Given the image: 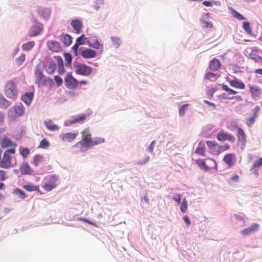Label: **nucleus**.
<instances>
[{
  "label": "nucleus",
  "instance_id": "nucleus-59",
  "mask_svg": "<svg viewBox=\"0 0 262 262\" xmlns=\"http://www.w3.org/2000/svg\"><path fill=\"white\" fill-rule=\"evenodd\" d=\"M64 57H65L66 61L68 63H71V61H72V56H71V55L69 53H65L64 54Z\"/></svg>",
  "mask_w": 262,
  "mask_h": 262
},
{
  "label": "nucleus",
  "instance_id": "nucleus-6",
  "mask_svg": "<svg viewBox=\"0 0 262 262\" xmlns=\"http://www.w3.org/2000/svg\"><path fill=\"white\" fill-rule=\"evenodd\" d=\"M58 180V177L55 174L49 176V181L42 186V188L47 191H51L56 187Z\"/></svg>",
  "mask_w": 262,
  "mask_h": 262
},
{
  "label": "nucleus",
  "instance_id": "nucleus-8",
  "mask_svg": "<svg viewBox=\"0 0 262 262\" xmlns=\"http://www.w3.org/2000/svg\"><path fill=\"white\" fill-rule=\"evenodd\" d=\"M1 146L3 148L11 147L10 149L14 148L16 150L17 144L13 142L9 137L4 136L1 141Z\"/></svg>",
  "mask_w": 262,
  "mask_h": 262
},
{
  "label": "nucleus",
  "instance_id": "nucleus-12",
  "mask_svg": "<svg viewBox=\"0 0 262 262\" xmlns=\"http://www.w3.org/2000/svg\"><path fill=\"white\" fill-rule=\"evenodd\" d=\"M66 85L70 89H75L77 86V81L71 75H68L65 78Z\"/></svg>",
  "mask_w": 262,
  "mask_h": 262
},
{
  "label": "nucleus",
  "instance_id": "nucleus-25",
  "mask_svg": "<svg viewBox=\"0 0 262 262\" xmlns=\"http://www.w3.org/2000/svg\"><path fill=\"white\" fill-rule=\"evenodd\" d=\"M39 16L44 18H48L51 15V10L48 8H41L38 10Z\"/></svg>",
  "mask_w": 262,
  "mask_h": 262
},
{
  "label": "nucleus",
  "instance_id": "nucleus-26",
  "mask_svg": "<svg viewBox=\"0 0 262 262\" xmlns=\"http://www.w3.org/2000/svg\"><path fill=\"white\" fill-rule=\"evenodd\" d=\"M45 124L46 127L50 130H56L59 129V127L53 123V122L51 119L45 121Z\"/></svg>",
  "mask_w": 262,
  "mask_h": 262
},
{
  "label": "nucleus",
  "instance_id": "nucleus-51",
  "mask_svg": "<svg viewBox=\"0 0 262 262\" xmlns=\"http://www.w3.org/2000/svg\"><path fill=\"white\" fill-rule=\"evenodd\" d=\"M189 106V104H185L181 106L179 109V114L181 116H183L185 115V112Z\"/></svg>",
  "mask_w": 262,
  "mask_h": 262
},
{
  "label": "nucleus",
  "instance_id": "nucleus-14",
  "mask_svg": "<svg viewBox=\"0 0 262 262\" xmlns=\"http://www.w3.org/2000/svg\"><path fill=\"white\" fill-rule=\"evenodd\" d=\"M223 160L229 167L232 166L236 161V155L233 153L228 154L224 156Z\"/></svg>",
  "mask_w": 262,
  "mask_h": 262
},
{
  "label": "nucleus",
  "instance_id": "nucleus-32",
  "mask_svg": "<svg viewBox=\"0 0 262 262\" xmlns=\"http://www.w3.org/2000/svg\"><path fill=\"white\" fill-rule=\"evenodd\" d=\"M206 144L211 152L216 151V147L217 146V143L215 141H207Z\"/></svg>",
  "mask_w": 262,
  "mask_h": 262
},
{
  "label": "nucleus",
  "instance_id": "nucleus-11",
  "mask_svg": "<svg viewBox=\"0 0 262 262\" xmlns=\"http://www.w3.org/2000/svg\"><path fill=\"white\" fill-rule=\"evenodd\" d=\"M47 46L49 49L53 52H59L62 50L61 46L57 41H48Z\"/></svg>",
  "mask_w": 262,
  "mask_h": 262
},
{
  "label": "nucleus",
  "instance_id": "nucleus-38",
  "mask_svg": "<svg viewBox=\"0 0 262 262\" xmlns=\"http://www.w3.org/2000/svg\"><path fill=\"white\" fill-rule=\"evenodd\" d=\"M35 45L34 41H30L27 43H25L22 46V48L24 50L29 51L31 50Z\"/></svg>",
  "mask_w": 262,
  "mask_h": 262
},
{
  "label": "nucleus",
  "instance_id": "nucleus-24",
  "mask_svg": "<svg viewBox=\"0 0 262 262\" xmlns=\"http://www.w3.org/2000/svg\"><path fill=\"white\" fill-rule=\"evenodd\" d=\"M230 85L235 88L241 89H244L245 88V84L242 82L238 80L237 79L235 80H230L229 81Z\"/></svg>",
  "mask_w": 262,
  "mask_h": 262
},
{
  "label": "nucleus",
  "instance_id": "nucleus-36",
  "mask_svg": "<svg viewBox=\"0 0 262 262\" xmlns=\"http://www.w3.org/2000/svg\"><path fill=\"white\" fill-rule=\"evenodd\" d=\"M9 102L2 95H0V107L7 108L10 105Z\"/></svg>",
  "mask_w": 262,
  "mask_h": 262
},
{
  "label": "nucleus",
  "instance_id": "nucleus-10",
  "mask_svg": "<svg viewBox=\"0 0 262 262\" xmlns=\"http://www.w3.org/2000/svg\"><path fill=\"white\" fill-rule=\"evenodd\" d=\"M216 138L217 140L221 142H224L226 140L231 142L235 141V137L232 135L223 132H220L217 134Z\"/></svg>",
  "mask_w": 262,
  "mask_h": 262
},
{
  "label": "nucleus",
  "instance_id": "nucleus-56",
  "mask_svg": "<svg viewBox=\"0 0 262 262\" xmlns=\"http://www.w3.org/2000/svg\"><path fill=\"white\" fill-rule=\"evenodd\" d=\"M54 80L56 82V84L58 86H60L62 83V78L59 76H55L54 77Z\"/></svg>",
  "mask_w": 262,
  "mask_h": 262
},
{
  "label": "nucleus",
  "instance_id": "nucleus-60",
  "mask_svg": "<svg viewBox=\"0 0 262 262\" xmlns=\"http://www.w3.org/2000/svg\"><path fill=\"white\" fill-rule=\"evenodd\" d=\"M215 76L216 74L211 72H209L206 74L205 77L207 79H210L214 77Z\"/></svg>",
  "mask_w": 262,
  "mask_h": 262
},
{
  "label": "nucleus",
  "instance_id": "nucleus-15",
  "mask_svg": "<svg viewBox=\"0 0 262 262\" xmlns=\"http://www.w3.org/2000/svg\"><path fill=\"white\" fill-rule=\"evenodd\" d=\"M259 226L258 224H252L249 227L245 228L241 231L243 235H249L252 233L257 231L259 229Z\"/></svg>",
  "mask_w": 262,
  "mask_h": 262
},
{
  "label": "nucleus",
  "instance_id": "nucleus-48",
  "mask_svg": "<svg viewBox=\"0 0 262 262\" xmlns=\"http://www.w3.org/2000/svg\"><path fill=\"white\" fill-rule=\"evenodd\" d=\"M42 158H43V157L41 155H35V156L34 157V162H33L34 164L36 166H37L39 165V163L42 161Z\"/></svg>",
  "mask_w": 262,
  "mask_h": 262
},
{
  "label": "nucleus",
  "instance_id": "nucleus-3",
  "mask_svg": "<svg viewBox=\"0 0 262 262\" xmlns=\"http://www.w3.org/2000/svg\"><path fill=\"white\" fill-rule=\"evenodd\" d=\"M24 113V107L23 105L20 104L10 108L8 111V115L11 119L15 120L22 116Z\"/></svg>",
  "mask_w": 262,
  "mask_h": 262
},
{
  "label": "nucleus",
  "instance_id": "nucleus-20",
  "mask_svg": "<svg viewBox=\"0 0 262 262\" xmlns=\"http://www.w3.org/2000/svg\"><path fill=\"white\" fill-rule=\"evenodd\" d=\"M257 50H253L250 53V58L253 59L256 63H259L262 65V57L257 55Z\"/></svg>",
  "mask_w": 262,
  "mask_h": 262
},
{
  "label": "nucleus",
  "instance_id": "nucleus-22",
  "mask_svg": "<svg viewBox=\"0 0 262 262\" xmlns=\"http://www.w3.org/2000/svg\"><path fill=\"white\" fill-rule=\"evenodd\" d=\"M209 67L212 71H217L221 68V63L218 59L214 58L210 61Z\"/></svg>",
  "mask_w": 262,
  "mask_h": 262
},
{
  "label": "nucleus",
  "instance_id": "nucleus-5",
  "mask_svg": "<svg viewBox=\"0 0 262 262\" xmlns=\"http://www.w3.org/2000/svg\"><path fill=\"white\" fill-rule=\"evenodd\" d=\"M74 67L76 73L79 75L88 76L92 72V68L85 64L78 63Z\"/></svg>",
  "mask_w": 262,
  "mask_h": 262
},
{
  "label": "nucleus",
  "instance_id": "nucleus-21",
  "mask_svg": "<svg viewBox=\"0 0 262 262\" xmlns=\"http://www.w3.org/2000/svg\"><path fill=\"white\" fill-rule=\"evenodd\" d=\"M34 94L33 92H27L22 96L21 100L27 105H30L33 98Z\"/></svg>",
  "mask_w": 262,
  "mask_h": 262
},
{
  "label": "nucleus",
  "instance_id": "nucleus-55",
  "mask_svg": "<svg viewBox=\"0 0 262 262\" xmlns=\"http://www.w3.org/2000/svg\"><path fill=\"white\" fill-rule=\"evenodd\" d=\"M149 159H150V157L148 156H146L144 160L138 161L137 162V164L138 165H144V164H146L147 162H148Z\"/></svg>",
  "mask_w": 262,
  "mask_h": 262
},
{
  "label": "nucleus",
  "instance_id": "nucleus-2",
  "mask_svg": "<svg viewBox=\"0 0 262 262\" xmlns=\"http://www.w3.org/2000/svg\"><path fill=\"white\" fill-rule=\"evenodd\" d=\"M15 152L14 148L6 150L1 160L0 167L4 168L10 167L11 165L10 154H15Z\"/></svg>",
  "mask_w": 262,
  "mask_h": 262
},
{
  "label": "nucleus",
  "instance_id": "nucleus-31",
  "mask_svg": "<svg viewBox=\"0 0 262 262\" xmlns=\"http://www.w3.org/2000/svg\"><path fill=\"white\" fill-rule=\"evenodd\" d=\"M105 139L104 138L100 137H95L94 139H92V143L91 144V147L102 143L104 142Z\"/></svg>",
  "mask_w": 262,
  "mask_h": 262
},
{
  "label": "nucleus",
  "instance_id": "nucleus-33",
  "mask_svg": "<svg viewBox=\"0 0 262 262\" xmlns=\"http://www.w3.org/2000/svg\"><path fill=\"white\" fill-rule=\"evenodd\" d=\"M23 188L28 191L31 192L34 191H39L38 186L33 185H25L23 186Z\"/></svg>",
  "mask_w": 262,
  "mask_h": 262
},
{
  "label": "nucleus",
  "instance_id": "nucleus-61",
  "mask_svg": "<svg viewBox=\"0 0 262 262\" xmlns=\"http://www.w3.org/2000/svg\"><path fill=\"white\" fill-rule=\"evenodd\" d=\"M80 45V44L76 42L72 48V50L74 51L75 55H77L78 48Z\"/></svg>",
  "mask_w": 262,
  "mask_h": 262
},
{
  "label": "nucleus",
  "instance_id": "nucleus-29",
  "mask_svg": "<svg viewBox=\"0 0 262 262\" xmlns=\"http://www.w3.org/2000/svg\"><path fill=\"white\" fill-rule=\"evenodd\" d=\"M61 40L66 46H69L72 42V37L69 34H64L62 36Z\"/></svg>",
  "mask_w": 262,
  "mask_h": 262
},
{
  "label": "nucleus",
  "instance_id": "nucleus-18",
  "mask_svg": "<svg viewBox=\"0 0 262 262\" xmlns=\"http://www.w3.org/2000/svg\"><path fill=\"white\" fill-rule=\"evenodd\" d=\"M248 86L249 88V92L252 96L259 97L261 95L262 90L259 86L251 84H249Z\"/></svg>",
  "mask_w": 262,
  "mask_h": 262
},
{
  "label": "nucleus",
  "instance_id": "nucleus-45",
  "mask_svg": "<svg viewBox=\"0 0 262 262\" xmlns=\"http://www.w3.org/2000/svg\"><path fill=\"white\" fill-rule=\"evenodd\" d=\"M13 192L15 194L18 195L19 197L21 199H25L26 196L25 193L19 188L15 189Z\"/></svg>",
  "mask_w": 262,
  "mask_h": 262
},
{
  "label": "nucleus",
  "instance_id": "nucleus-53",
  "mask_svg": "<svg viewBox=\"0 0 262 262\" xmlns=\"http://www.w3.org/2000/svg\"><path fill=\"white\" fill-rule=\"evenodd\" d=\"M187 209V202L186 200V199H185L183 202L181 203V211L184 213L186 211V210Z\"/></svg>",
  "mask_w": 262,
  "mask_h": 262
},
{
  "label": "nucleus",
  "instance_id": "nucleus-19",
  "mask_svg": "<svg viewBox=\"0 0 262 262\" xmlns=\"http://www.w3.org/2000/svg\"><path fill=\"white\" fill-rule=\"evenodd\" d=\"M20 170L22 174H31L33 170L27 163H23L20 167Z\"/></svg>",
  "mask_w": 262,
  "mask_h": 262
},
{
  "label": "nucleus",
  "instance_id": "nucleus-43",
  "mask_svg": "<svg viewBox=\"0 0 262 262\" xmlns=\"http://www.w3.org/2000/svg\"><path fill=\"white\" fill-rule=\"evenodd\" d=\"M243 29L249 35H252V31L248 22L245 21L243 23Z\"/></svg>",
  "mask_w": 262,
  "mask_h": 262
},
{
  "label": "nucleus",
  "instance_id": "nucleus-63",
  "mask_svg": "<svg viewBox=\"0 0 262 262\" xmlns=\"http://www.w3.org/2000/svg\"><path fill=\"white\" fill-rule=\"evenodd\" d=\"M155 141H152V142L150 143L149 146V150L150 152H152L154 151V148L155 147Z\"/></svg>",
  "mask_w": 262,
  "mask_h": 262
},
{
  "label": "nucleus",
  "instance_id": "nucleus-7",
  "mask_svg": "<svg viewBox=\"0 0 262 262\" xmlns=\"http://www.w3.org/2000/svg\"><path fill=\"white\" fill-rule=\"evenodd\" d=\"M235 128L237 129L236 136L237 138L238 144L241 146L242 148H244L247 142L246 135L242 128L236 126Z\"/></svg>",
  "mask_w": 262,
  "mask_h": 262
},
{
  "label": "nucleus",
  "instance_id": "nucleus-47",
  "mask_svg": "<svg viewBox=\"0 0 262 262\" xmlns=\"http://www.w3.org/2000/svg\"><path fill=\"white\" fill-rule=\"evenodd\" d=\"M222 89L230 95H234L237 93V92L232 89L228 88L227 85H223Z\"/></svg>",
  "mask_w": 262,
  "mask_h": 262
},
{
  "label": "nucleus",
  "instance_id": "nucleus-42",
  "mask_svg": "<svg viewBox=\"0 0 262 262\" xmlns=\"http://www.w3.org/2000/svg\"><path fill=\"white\" fill-rule=\"evenodd\" d=\"M111 40L113 42L114 46L116 48H118L121 43V39L119 37L116 36L111 37Z\"/></svg>",
  "mask_w": 262,
  "mask_h": 262
},
{
  "label": "nucleus",
  "instance_id": "nucleus-39",
  "mask_svg": "<svg viewBox=\"0 0 262 262\" xmlns=\"http://www.w3.org/2000/svg\"><path fill=\"white\" fill-rule=\"evenodd\" d=\"M58 62L59 68H58V71L60 74H62L64 71V68L63 65V61L62 59L60 57L57 56L56 57Z\"/></svg>",
  "mask_w": 262,
  "mask_h": 262
},
{
  "label": "nucleus",
  "instance_id": "nucleus-28",
  "mask_svg": "<svg viewBox=\"0 0 262 262\" xmlns=\"http://www.w3.org/2000/svg\"><path fill=\"white\" fill-rule=\"evenodd\" d=\"M41 31V28L38 26H33L30 28L29 36H35L38 35Z\"/></svg>",
  "mask_w": 262,
  "mask_h": 262
},
{
  "label": "nucleus",
  "instance_id": "nucleus-30",
  "mask_svg": "<svg viewBox=\"0 0 262 262\" xmlns=\"http://www.w3.org/2000/svg\"><path fill=\"white\" fill-rule=\"evenodd\" d=\"M196 163L201 168H203L206 171H207L211 169V167L208 166L205 162L204 160L198 159L195 161Z\"/></svg>",
  "mask_w": 262,
  "mask_h": 262
},
{
  "label": "nucleus",
  "instance_id": "nucleus-4",
  "mask_svg": "<svg viewBox=\"0 0 262 262\" xmlns=\"http://www.w3.org/2000/svg\"><path fill=\"white\" fill-rule=\"evenodd\" d=\"M6 96L11 99H15L17 97V91L16 86L12 81L8 82L6 86L5 90Z\"/></svg>",
  "mask_w": 262,
  "mask_h": 262
},
{
  "label": "nucleus",
  "instance_id": "nucleus-44",
  "mask_svg": "<svg viewBox=\"0 0 262 262\" xmlns=\"http://www.w3.org/2000/svg\"><path fill=\"white\" fill-rule=\"evenodd\" d=\"M89 39L86 38L84 34H82L80 37H78L76 40L79 44L82 45L87 43V41Z\"/></svg>",
  "mask_w": 262,
  "mask_h": 262
},
{
  "label": "nucleus",
  "instance_id": "nucleus-62",
  "mask_svg": "<svg viewBox=\"0 0 262 262\" xmlns=\"http://www.w3.org/2000/svg\"><path fill=\"white\" fill-rule=\"evenodd\" d=\"M183 220L184 222L186 223L187 226H189L190 225L191 222L189 217L187 215L184 216L183 217Z\"/></svg>",
  "mask_w": 262,
  "mask_h": 262
},
{
  "label": "nucleus",
  "instance_id": "nucleus-23",
  "mask_svg": "<svg viewBox=\"0 0 262 262\" xmlns=\"http://www.w3.org/2000/svg\"><path fill=\"white\" fill-rule=\"evenodd\" d=\"M71 25L76 30L77 33H79L81 32L82 25L79 20H72Z\"/></svg>",
  "mask_w": 262,
  "mask_h": 262
},
{
  "label": "nucleus",
  "instance_id": "nucleus-1",
  "mask_svg": "<svg viewBox=\"0 0 262 262\" xmlns=\"http://www.w3.org/2000/svg\"><path fill=\"white\" fill-rule=\"evenodd\" d=\"M82 139L77 143V144H80L81 146V148L84 149H88L91 147L92 143V138L91 137V134L89 129H85L81 132Z\"/></svg>",
  "mask_w": 262,
  "mask_h": 262
},
{
  "label": "nucleus",
  "instance_id": "nucleus-57",
  "mask_svg": "<svg viewBox=\"0 0 262 262\" xmlns=\"http://www.w3.org/2000/svg\"><path fill=\"white\" fill-rule=\"evenodd\" d=\"M6 179V172L4 170H0V181H5Z\"/></svg>",
  "mask_w": 262,
  "mask_h": 262
},
{
  "label": "nucleus",
  "instance_id": "nucleus-41",
  "mask_svg": "<svg viewBox=\"0 0 262 262\" xmlns=\"http://www.w3.org/2000/svg\"><path fill=\"white\" fill-rule=\"evenodd\" d=\"M257 118V115L253 114L251 117L246 119V122L248 126H251L255 122V119Z\"/></svg>",
  "mask_w": 262,
  "mask_h": 262
},
{
  "label": "nucleus",
  "instance_id": "nucleus-37",
  "mask_svg": "<svg viewBox=\"0 0 262 262\" xmlns=\"http://www.w3.org/2000/svg\"><path fill=\"white\" fill-rule=\"evenodd\" d=\"M231 14L233 15V17L236 18V19L242 20L245 19V18L239 12H238L236 10L233 8H231Z\"/></svg>",
  "mask_w": 262,
  "mask_h": 262
},
{
  "label": "nucleus",
  "instance_id": "nucleus-46",
  "mask_svg": "<svg viewBox=\"0 0 262 262\" xmlns=\"http://www.w3.org/2000/svg\"><path fill=\"white\" fill-rule=\"evenodd\" d=\"M217 151L219 153L223 152L230 148V146L228 144H225L224 145H217Z\"/></svg>",
  "mask_w": 262,
  "mask_h": 262
},
{
  "label": "nucleus",
  "instance_id": "nucleus-9",
  "mask_svg": "<svg viewBox=\"0 0 262 262\" xmlns=\"http://www.w3.org/2000/svg\"><path fill=\"white\" fill-rule=\"evenodd\" d=\"M35 76L36 78V83L38 86L44 85L46 83V79L42 72L37 67L35 70Z\"/></svg>",
  "mask_w": 262,
  "mask_h": 262
},
{
  "label": "nucleus",
  "instance_id": "nucleus-49",
  "mask_svg": "<svg viewBox=\"0 0 262 262\" xmlns=\"http://www.w3.org/2000/svg\"><path fill=\"white\" fill-rule=\"evenodd\" d=\"M25 54H21V55L16 59V63L18 66L21 65L25 61Z\"/></svg>",
  "mask_w": 262,
  "mask_h": 262
},
{
  "label": "nucleus",
  "instance_id": "nucleus-40",
  "mask_svg": "<svg viewBox=\"0 0 262 262\" xmlns=\"http://www.w3.org/2000/svg\"><path fill=\"white\" fill-rule=\"evenodd\" d=\"M50 146L49 142L46 139L41 140L38 148L47 149Z\"/></svg>",
  "mask_w": 262,
  "mask_h": 262
},
{
  "label": "nucleus",
  "instance_id": "nucleus-13",
  "mask_svg": "<svg viewBox=\"0 0 262 262\" xmlns=\"http://www.w3.org/2000/svg\"><path fill=\"white\" fill-rule=\"evenodd\" d=\"M79 54L83 58L85 59L95 58L97 55L95 50L88 48L81 51Z\"/></svg>",
  "mask_w": 262,
  "mask_h": 262
},
{
  "label": "nucleus",
  "instance_id": "nucleus-50",
  "mask_svg": "<svg viewBox=\"0 0 262 262\" xmlns=\"http://www.w3.org/2000/svg\"><path fill=\"white\" fill-rule=\"evenodd\" d=\"M86 119L85 115H82L79 117H77L71 121V123H76L80 122Z\"/></svg>",
  "mask_w": 262,
  "mask_h": 262
},
{
  "label": "nucleus",
  "instance_id": "nucleus-52",
  "mask_svg": "<svg viewBox=\"0 0 262 262\" xmlns=\"http://www.w3.org/2000/svg\"><path fill=\"white\" fill-rule=\"evenodd\" d=\"M78 221H82L84 223H86L91 225H92L94 227H98V226L96 225V223L89 220L88 219H85V218H82V217H79L78 219Z\"/></svg>",
  "mask_w": 262,
  "mask_h": 262
},
{
  "label": "nucleus",
  "instance_id": "nucleus-16",
  "mask_svg": "<svg viewBox=\"0 0 262 262\" xmlns=\"http://www.w3.org/2000/svg\"><path fill=\"white\" fill-rule=\"evenodd\" d=\"M87 44L90 47L95 49H101V51L103 50V45L101 44L97 39H89L87 41Z\"/></svg>",
  "mask_w": 262,
  "mask_h": 262
},
{
  "label": "nucleus",
  "instance_id": "nucleus-64",
  "mask_svg": "<svg viewBox=\"0 0 262 262\" xmlns=\"http://www.w3.org/2000/svg\"><path fill=\"white\" fill-rule=\"evenodd\" d=\"M239 179V176L237 174L234 175L230 178L231 181L232 182H237Z\"/></svg>",
  "mask_w": 262,
  "mask_h": 262
},
{
  "label": "nucleus",
  "instance_id": "nucleus-17",
  "mask_svg": "<svg viewBox=\"0 0 262 262\" xmlns=\"http://www.w3.org/2000/svg\"><path fill=\"white\" fill-rule=\"evenodd\" d=\"M77 135L76 133H68L62 134L60 135V138L63 142H70L76 138Z\"/></svg>",
  "mask_w": 262,
  "mask_h": 262
},
{
  "label": "nucleus",
  "instance_id": "nucleus-35",
  "mask_svg": "<svg viewBox=\"0 0 262 262\" xmlns=\"http://www.w3.org/2000/svg\"><path fill=\"white\" fill-rule=\"evenodd\" d=\"M56 68V64L54 61H50L49 65L47 68V72L50 74H53Z\"/></svg>",
  "mask_w": 262,
  "mask_h": 262
},
{
  "label": "nucleus",
  "instance_id": "nucleus-58",
  "mask_svg": "<svg viewBox=\"0 0 262 262\" xmlns=\"http://www.w3.org/2000/svg\"><path fill=\"white\" fill-rule=\"evenodd\" d=\"M173 199L177 202L178 204L181 203V199H182V195L180 194H176L173 197Z\"/></svg>",
  "mask_w": 262,
  "mask_h": 262
},
{
  "label": "nucleus",
  "instance_id": "nucleus-27",
  "mask_svg": "<svg viewBox=\"0 0 262 262\" xmlns=\"http://www.w3.org/2000/svg\"><path fill=\"white\" fill-rule=\"evenodd\" d=\"M195 153L202 156H205V146L201 142L199 143L198 147L195 150Z\"/></svg>",
  "mask_w": 262,
  "mask_h": 262
},
{
  "label": "nucleus",
  "instance_id": "nucleus-34",
  "mask_svg": "<svg viewBox=\"0 0 262 262\" xmlns=\"http://www.w3.org/2000/svg\"><path fill=\"white\" fill-rule=\"evenodd\" d=\"M262 165V158L256 160L251 167V170L257 171V169Z\"/></svg>",
  "mask_w": 262,
  "mask_h": 262
},
{
  "label": "nucleus",
  "instance_id": "nucleus-54",
  "mask_svg": "<svg viewBox=\"0 0 262 262\" xmlns=\"http://www.w3.org/2000/svg\"><path fill=\"white\" fill-rule=\"evenodd\" d=\"M20 154L24 158H26L30 154V150L27 148H24L20 151Z\"/></svg>",
  "mask_w": 262,
  "mask_h": 262
}]
</instances>
